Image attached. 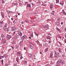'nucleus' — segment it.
Here are the masks:
<instances>
[{"instance_id":"f3484780","label":"nucleus","mask_w":66,"mask_h":66,"mask_svg":"<svg viewBox=\"0 0 66 66\" xmlns=\"http://www.w3.org/2000/svg\"><path fill=\"white\" fill-rule=\"evenodd\" d=\"M22 38H27V36H23L22 37Z\"/></svg>"},{"instance_id":"f03ea898","label":"nucleus","mask_w":66,"mask_h":66,"mask_svg":"<svg viewBox=\"0 0 66 66\" xmlns=\"http://www.w3.org/2000/svg\"><path fill=\"white\" fill-rule=\"evenodd\" d=\"M17 29V28L15 27H12L11 30L12 31H16Z\"/></svg>"},{"instance_id":"2f4dec72","label":"nucleus","mask_w":66,"mask_h":66,"mask_svg":"<svg viewBox=\"0 0 66 66\" xmlns=\"http://www.w3.org/2000/svg\"><path fill=\"white\" fill-rule=\"evenodd\" d=\"M4 3V1L3 0H2V3L3 4Z\"/></svg>"},{"instance_id":"72a5a7b5","label":"nucleus","mask_w":66,"mask_h":66,"mask_svg":"<svg viewBox=\"0 0 66 66\" xmlns=\"http://www.w3.org/2000/svg\"><path fill=\"white\" fill-rule=\"evenodd\" d=\"M24 39V38H22V37L21 38V39L22 40H23V39Z\"/></svg>"},{"instance_id":"0e129e2a","label":"nucleus","mask_w":66,"mask_h":66,"mask_svg":"<svg viewBox=\"0 0 66 66\" xmlns=\"http://www.w3.org/2000/svg\"><path fill=\"white\" fill-rule=\"evenodd\" d=\"M52 12H53V13H54V11H53Z\"/></svg>"},{"instance_id":"9d476101","label":"nucleus","mask_w":66,"mask_h":66,"mask_svg":"<svg viewBox=\"0 0 66 66\" xmlns=\"http://www.w3.org/2000/svg\"><path fill=\"white\" fill-rule=\"evenodd\" d=\"M56 29L57 30V31H59V32H60V33H61V30L59 29V28H57Z\"/></svg>"},{"instance_id":"864d4df0","label":"nucleus","mask_w":66,"mask_h":66,"mask_svg":"<svg viewBox=\"0 0 66 66\" xmlns=\"http://www.w3.org/2000/svg\"><path fill=\"white\" fill-rule=\"evenodd\" d=\"M13 5H15V3H13Z\"/></svg>"},{"instance_id":"79ce46f5","label":"nucleus","mask_w":66,"mask_h":66,"mask_svg":"<svg viewBox=\"0 0 66 66\" xmlns=\"http://www.w3.org/2000/svg\"><path fill=\"white\" fill-rule=\"evenodd\" d=\"M24 50H26V49H27V48L26 47H24Z\"/></svg>"},{"instance_id":"aec40b11","label":"nucleus","mask_w":66,"mask_h":66,"mask_svg":"<svg viewBox=\"0 0 66 66\" xmlns=\"http://www.w3.org/2000/svg\"><path fill=\"white\" fill-rule=\"evenodd\" d=\"M4 14L2 15V18H3V19L4 18Z\"/></svg>"},{"instance_id":"052dcab7","label":"nucleus","mask_w":66,"mask_h":66,"mask_svg":"<svg viewBox=\"0 0 66 66\" xmlns=\"http://www.w3.org/2000/svg\"><path fill=\"white\" fill-rule=\"evenodd\" d=\"M18 15H20V13H18Z\"/></svg>"},{"instance_id":"3c124183","label":"nucleus","mask_w":66,"mask_h":66,"mask_svg":"<svg viewBox=\"0 0 66 66\" xmlns=\"http://www.w3.org/2000/svg\"><path fill=\"white\" fill-rule=\"evenodd\" d=\"M11 20H13V18H12L11 19Z\"/></svg>"},{"instance_id":"cd10ccee","label":"nucleus","mask_w":66,"mask_h":66,"mask_svg":"<svg viewBox=\"0 0 66 66\" xmlns=\"http://www.w3.org/2000/svg\"><path fill=\"white\" fill-rule=\"evenodd\" d=\"M50 57L51 58H53V56L52 55H50Z\"/></svg>"},{"instance_id":"603ef678","label":"nucleus","mask_w":66,"mask_h":66,"mask_svg":"<svg viewBox=\"0 0 66 66\" xmlns=\"http://www.w3.org/2000/svg\"><path fill=\"white\" fill-rule=\"evenodd\" d=\"M2 59V58H1V56H0V60H1Z\"/></svg>"},{"instance_id":"39448f33","label":"nucleus","mask_w":66,"mask_h":66,"mask_svg":"<svg viewBox=\"0 0 66 66\" xmlns=\"http://www.w3.org/2000/svg\"><path fill=\"white\" fill-rule=\"evenodd\" d=\"M29 47H30L31 49H33L34 48V47H33V46L30 45V44L29 45Z\"/></svg>"},{"instance_id":"49530a36","label":"nucleus","mask_w":66,"mask_h":66,"mask_svg":"<svg viewBox=\"0 0 66 66\" xmlns=\"http://www.w3.org/2000/svg\"><path fill=\"white\" fill-rule=\"evenodd\" d=\"M58 38H61V36H59L58 37Z\"/></svg>"},{"instance_id":"4d7b16f0","label":"nucleus","mask_w":66,"mask_h":66,"mask_svg":"<svg viewBox=\"0 0 66 66\" xmlns=\"http://www.w3.org/2000/svg\"><path fill=\"white\" fill-rule=\"evenodd\" d=\"M49 20H50V19H48V20H47V21H49Z\"/></svg>"},{"instance_id":"7c9ffc66","label":"nucleus","mask_w":66,"mask_h":66,"mask_svg":"<svg viewBox=\"0 0 66 66\" xmlns=\"http://www.w3.org/2000/svg\"><path fill=\"white\" fill-rule=\"evenodd\" d=\"M37 3L38 4H39L40 3V1H39L37 2Z\"/></svg>"},{"instance_id":"b1692460","label":"nucleus","mask_w":66,"mask_h":66,"mask_svg":"<svg viewBox=\"0 0 66 66\" xmlns=\"http://www.w3.org/2000/svg\"><path fill=\"white\" fill-rule=\"evenodd\" d=\"M34 33L36 35H37V36H38V34H37V33H36L35 32H34Z\"/></svg>"},{"instance_id":"6e6552de","label":"nucleus","mask_w":66,"mask_h":66,"mask_svg":"<svg viewBox=\"0 0 66 66\" xmlns=\"http://www.w3.org/2000/svg\"><path fill=\"white\" fill-rule=\"evenodd\" d=\"M2 24H3V21H0V26L2 27Z\"/></svg>"},{"instance_id":"338daca9","label":"nucleus","mask_w":66,"mask_h":66,"mask_svg":"<svg viewBox=\"0 0 66 66\" xmlns=\"http://www.w3.org/2000/svg\"><path fill=\"white\" fill-rule=\"evenodd\" d=\"M48 35H50V34L49 33L48 34Z\"/></svg>"},{"instance_id":"680f3d73","label":"nucleus","mask_w":66,"mask_h":66,"mask_svg":"<svg viewBox=\"0 0 66 66\" xmlns=\"http://www.w3.org/2000/svg\"><path fill=\"white\" fill-rule=\"evenodd\" d=\"M9 13H12V11H9Z\"/></svg>"},{"instance_id":"0eeeda50","label":"nucleus","mask_w":66,"mask_h":66,"mask_svg":"<svg viewBox=\"0 0 66 66\" xmlns=\"http://www.w3.org/2000/svg\"><path fill=\"white\" fill-rule=\"evenodd\" d=\"M61 50H62V48H61V47H60L59 49V51L60 53H61L62 52Z\"/></svg>"},{"instance_id":"4be33fe9","label":"nucleus","mask_w":66,"mask_h":66,"mask_svg":"<svg viewBox=\"0 0 66 66\" xmlns=\"http://www.w3.org/2000/svg\"><path fill=\"white\" fill-rule=\"evenodd\" d=\"M19 37V36L18 35H16L15 36V37L16 38H18Z\"/></svg>"},{"instance_id":"5fc2aeb1","label":"nucleus","mask_w":66,"mask_h":66,"mask_svg":"<svg viewBox=\"0 0 66 66\" xmlns=\"http://www.w3.org/2000/svg\"><path fill=\"white\" fill-rule=\"evenodd\" d=\"M27 61H25L24 62V63H27Z\"/></svg>"},{"instance_id":"a878e982","label":"nucleus","mask_w":66,"mask_h":66,"mask_svg":"<svg viewBox=\"0 0 66 66\" xmlns=\"http://www.w3.org/2000/svg\"><path fill=\"white\" fill-rule=\"evenodd\" d=\"M56 3H58L59 2V0H56Z\"/></svg>"},{"instance_id":"e2e57ef3","label":"nucleus","mask_w":66,"mask_h":66,"mask_svg":"<svg viewBox=\"0 0 66 66\" xmlns=\"http://www.w3.org/2000/svg\"><path fill=\"white\" fill-rule=\"evenodd\" d=\"M65 43H66V40L65 39Z\"/></svg>"},{"instance_id":"8fccbe9b","label":"nucleus","mask_w":66,"mask_h":66,"mask_svg":"<svg viewBox=\"0 0 66 66\" xmlns=\"http://www.w3.org/2000/svg\"><path fill=\"white\" fill-rule=\"evenodd\" d=\"M61 24H62H62H63V23L62 22H61Z\"/></svg>"},{"instance_id":"f8f14e48","label":"nucleus","mask_w":66,"mask_h":66,"mask_svg":"<svg viewBox=\"0 0 66 66\" xmlns=\"http://www.w3.org/2000/svg\"><path fill=\"white\" fill-rule=\"evenodd\" d=\"M56 25H57V26H60V22H57L56 23Z\"/></svg>"},{"instance_id":"412c9836","label":"nucleus","mask_w":66,"mask_h":66,"mask_svg":"<svg viewBox=\"0 0 66 66\" xmlns=\"http://www.w3.org/2000/svg\"><path fill=\"white\" fill-rule=\"evenodd\" d=\"M29 56H30L31 57H32V56H33V55H31V54H29Z\"/></svg>"},{"instance_id":"2eb2a0df","label":"nucleus","mask_w":66,"mask_h":66,"mask_svg":"<svg viewBox=\"0 0 66 66\" xmlns=\"http://www.w3.org/2000/svg\"><path fill=\"white\" fill-rule=\"evenodd\" d=\"M27 6L29 7H31V4H27Z\"/></svg>"},{"instance_id":"bf43d9fd","label":"nucleus","mask_w":66,"mask_h":66,"mask_svg":"<svg viewBox=\"0 0 66 66\" xmlns=\"http://www.w3.org/2000/svg\"><path fill=\"white\" fill-rule=\"evenodd\" d=\"M16 61L17 62H18V60H17V59H16Z\"/></svg>"},{"instance_id":"58836bf2","label":"nucleus","mask_w":66,"mask_h":66,"mask_svg":"<svg viewBox=\"0 0 66 66\" xmlns=\"http://www.w3.org/2000/svg\"><path fill=\"white\" fill-rule=\"evenodd\" d=\"M50 55H53V53H51L50 54Z\"/></svg>"},{"instance_id":"7ed1b4c3","label":"nucleus","mask_w":66,"mask_h":66,"mask_svg":"<svg viewBox=\"0 0 66 66\" xmlns=\"http://www.w3.org/2000/svg\"><path fill=\"white\" fill-rule=\"evenodd\" d=\"M7 26V24H5L4 25L3 30L4 31H5L6 29V28Z\"/></svg>"},{"instance_id":"37998d69","label":"nucleus","mask_w":66,"mask_h":66,"mask_svg":"<svg viewBox=\"0 0 66 66\" xmlns=\"http://www.w3.org/2000/svg\"><path fill=\"white\" fill-rule=\"evenodd\" d=\"M57 20H58V21H60V19H57Z\"/></svg>"},{"instance_id":"c9c22d12","label":"nucleus","mask_w":66,"mask_h":66,"mask_svg":"<svg viewBox=\"0 0 66 66\" xmlns=\"http://www.w3.org/2000/svg\"><path fill=\"white\" fill-rule=\"evenodd\" d=\"M55 57H56V59H57V58H58V57H59L58 56H55Z\"/></svg>"},{"instance_id":"c03bdc74","label":"nucleus","mask_w":66,"mask_h":66,"mask_svg":"<svg viewBox=\"0 0 66 66\" xmlns=\"http://www.w3.org/2000/svg\"><path fill=\"white\" fill-rule=\"evenodd\" d=\"M23 57H22V56H21L20 57V59H22Z\"/></svg>"},{"instance_id":"774afa93","label":"nucleus","mask_w":66,"mask_h":66,"mask_svg":"<svg viewBox=\"0 0 66 66\" xmlns=\"http://www.w3.org/2000/svg\"><path fill=\"white\" fill-rule=\"evenodd\" d=\"M15 17H16V18L17 17V15H16L15 16Z\"/></svg>"},{"instance_id":"423d86ee","label":"nucleus","mask_w":66,"mask_h":66,"mask_svg":"<svg viewBox=\"0 0 66 66\" xmlns=\"http://www.w3.org/2000/svg\"><path fill=\"white\" fill-rule=\"evenodd\" d=\"M18 34H19V36H22V33L21 32H18Z\"/></svg>"},{"instance_id":"6e6d98bb","label":"nucleus","mask_w":66,"mask_h":66,"mask_svg":"<svg viewBox=\"0 0 66 66\" xmlns=\"http://www.w3.org/2000/svg\"><path fill=\"white\" fill-rule=\"evenodd\" d=\"M40 54H42V52H40Z\"/></svg>"},{"instance_id":"ea45409f","label":"nucleus","mask_w":66,"mask_h":66,"mask_svg":"<svg viewBox=\"0 0 66 66\" xmlns=\"http://www.w3.org/2000/svg\"><path fill=\"white\" fill-rule=\"evenodd\" d=\"M17 53L18 54H20V53L18 52H17Z\"/></svg>"},{"instance_id":"dca6fc26","label":"nucleus","mask_w":66,"mask_h":66,"mask_svg":"<svg viewBox=\"0 0 66 66\" xmlns=\"http://www.w3.org/2000/svg\"><path fill=\"white\" fill-rule=\"evenodd\" d=\"M1 37L2 38H4V36L3 35V34H2L1 35Z\"/></svg>"},{"instance_id":"c756f323","label":"nucleus","mask_w":66,"mask_h":66,"mask_svg":"<svg viewBox=\"0 0 66 66\" xmlns=\"http://www.w3.org/2000/svg\"><path fill=\"white\" fill-rule=\"evenodd\" d=\"M1 14L2 15H4V14H3V12H1Z\"/></svg>"},{"instance_id":"bb28decb","label":"nucleus","mask_w":66,"mask_h":66,"mask_svg":"<svg viewBox=\"0 0 66 66\" xmlns=\"http://www.w3.org/2000/svg\"><path fill=\"white\" fill-rule=\"evenodd\" d=\"M7 31H10V29H9V28H7Z\"/></svg>"},{"instance_id":"c85d7f7f","label":"nucleus","mask_w":66,"mask_h":66,"mask_svg":"<svg viewBox=\"0 0 66 66\" xmlns=\"http://www.w3.org/2000/svg\"><path fill=\"white\" fill-rule=\"evenodd\" d=\"M60 3V4H61V5H63L64 4L63 3Z\"/></svg>"},{"instance_id":"13d9d810","label":"nucleus","mask_w":66,"mask_h":66,"mask_svg":"<svg viewBox=\"0 0 66 66\" xmlns=\"http://www.w3.org/2000/svg\"><path fill=\"white\" fill-rule=\"evenodd\" d=\"M12 50V49L10 48L9 50V51H11V50Z\"/></svg>"},{"instance_id":"de8ad7c7","label":"nucleus","mask_w":66,"mask_h":66,"mask_svg":"<svg viewBox=\"0 0 66 66\" xmlns=\"http://www.w3.org/2000/svg\"><path fill=\"white\" fill-rule=\"evenodd\" d=\"M29 42L30 44H32V43L29 41Z\"/></svg>"},{"instance_id":"393cba45","label":"nucleus","mask_w":66,"mask_h":66,"mask_svg":"<svg viewBox=\"0 0 66 66\" xmlns=\"http://www.w3.org/2000/svg\"><path fill=\"white\" fill-rule=\"evenodd\" d=\"M25 22H26V23H28V22H29V21L27 20H26L25 21Z\"/></svg>"},{"instance_id":"ddd939ff","label":"nucleus","mask_w":66,"mask_h":66,"mask_svg":"<svg viewBox=\"0 0 66 66\" xmlns=\"http://www.w3.org/2000/svg\"><path fill=\"white\" fill-rule=\"evenodd\" d=\"M16 49H18L19 48V45H16Z\"/></svg>"},{"instance_id":"1a4fd4ad","label":"nucleus","mask_w":66,"mask_h":66,"mask_svg":"<svg viewBox=\"0 0 66 66\" xmlns=\"http://www.w3.org/2000/svg\"><path fill=\"white\" fill-rule=\"evenodd\" d=\"M62 13L64 15H66V13L65 12V11L64 10H62Z\"/></svg>"},{"instance_id":"09e8293b","label":"nucleus","mask_w":66,"mask_h":66,"mask_svg":"<svg viewBox=\"0 0 66 66\" xmlns=\"http://www.w3.org/2000/svg\"><path fill=\"white\" fill-rule=\"evenodd\" d=\"M27 3H28V2H26L25 3V4H26H26H27Z\"/></svg>"},{"instance_id":"6ab92c4d","label":"nucleus","mask_w":66,"mask_h":66,"mask_svg":"<svg viewBox=\"0 0 66 66\" xmlns=\"http://www.w3.org/2000/svg\"><path fill=\"white\" fill-rule=\"evenodd\" d=\"M46 38L47 39H50V38H51V37H46Z\"/></svg>"},{"instance_id":"a18cd8bd","label":"nucleus","mask_w":66,"mask_h":66,"mask_svg":"<svg viewBox=\"0 0 66 66\" xmlns=\"http://www.w3.org/2000/svg\"><path fill=\"white\" fill-rule=\"evenodd\" d=\"M58 57H61V55H58Z\"/></svg>"},{"instance_id":"4c0bfd02","label":"nucleus","mask_w":66,"mask_h":66,"mask_svg":"<svg viewBox=\"0 0 66 66\" xmlns=\"http://www.w3.org/2000/svg\"><path fill=\"white\" fill-rule=\"evenodd\" d=\"M46 66H50V64H48Z\"/></svg>"},{"instance_id":"20e7f679","label":"nucleus","mask_w":66,"mask_h":66,"mask_svg":"<svg viewBox=\"0 0 66 66\" xmlns=\"http://www.w3.org/2000/svg\"><path fill=\"white\" fill-rule=\"evenodd\" d=\"M11 38V36L10 35H7V36L6 37V38L8 40V39H10Z\"/></svg>"},{"instance_id":"9b49d317","label":"nucleus","mask_w":66,"mask_h":66,"mask_svg":"<svg viewBox=\"0 0 66 66\" xmlns=\"http://www.w3.org/2000/svg\"><path fill=\"white\" fill-rule=\"evenodd\" d=\"M55 53L56 55H57V54H60V53L57 51H55Z\"/></svg>"},{"instance_id":"473e14b6","label":"nucleus","mask_w":66,"mask_h":66,"mask_svg":"<svg viewBox=\"0 0 66 66\" xmlns=\"http://www.w3.org/2000/svg\"><path fill=\"white\" fill-rule=\"evenodd\" d=\"M11 48H12V49H14V47L13 46H11Z\"/></svg>"},{"instance_id":"f257e3e1","label":"nucleus","mask_w":66,"mask_h":66,"mask_svg":"<svg viewBox=\"0 0 66 66\" xmlns=\"http://www.w3.org/2000/svg\"><path fill=\"white\" fill-rule=\"evenodd\" d=\"M42 27L44 29H45L46 30H47V29H48V24H46L45 25V26L43 25L42 26Z\"/></svg>"},{"instance_id":"5701e85b","label":"nucleus","mask_w":66,"mask_h":66,"mask_svg":"<svg viewBox=\"0 0 66 66\" xmlns=\"http://www.w3.org/2000/svg\"><path fill=\"white\" fill-rule=\"evenodd\" d=\"M16 31H14L13 32V35H15L16 34Z\"/></svg>"},{"instance_id":"4468645a","label":"nucleus","mask_w":66,"mask_h":66,"mask_svg":"<svg viewBox=\"0 0 66 66\" xmlns=\"http://www.w3.org/2000/svg\"><path fill=\"white\" fill-rule=\"evenodd\" d=\"M47 51H48V48H47L46 49V50H45V53H47Z\"/></svg>"},{"instance_id":"a211bd4d","label":"nucleus","mask_w":66,"mask_h":66,"mask_svg":"<svg viewBox=\"0 0 66 66\" xmlns=\"http://www.w3.org/2000/svg\"><path fill=\"white\" fill-rule=\"evenodd\" d=\"M1 62L2 63V64H3V60H1Z\"/></svg>"},{"instance_id":"a19ab883","label":"nucleus","mask_w":66,"mask_h":66,"mask_svg":"<svg viewBox=\"0 0 66 66\" xmlns=\"http://www.w3.org/2000/svg\"><path fill=\"white\" fill-rule=\"evenodd\" d=\"M1 56L2 57V58H4V57L2 56Z\"/></svg>"},{"instance_id":"69168bd1","label":"nucleus","mask_w":66,"mask_h":66,"mask_svg":"<svg viewBox=\"0 0 66 66\" xmlns=\"http://www.w3.org/2000/svg\"><path fill=\"white\" fill-rule=\"evenodd\" d=\"M29 1L30 2H31V0H29Z\"/></svg>"},{"instance_id":"e433bc0d","label":"nucleus","mask_w":66,"mask_h":66,"mask_svg":"<svg viewBox=\"0 0 66 66\" xmlns=\"http://www.w3.org/2000/svg\"><path fill=\"white\" fill-rule=\"evenodd\" d=\"M51 15H54V13H51Z\"/></svg>"},{"instance_id":"f704fd0d","label":"nucleus","mask_w":66,"mask_h":66,"mask_svg":"<svg viewBox=\"0 0 66 66\" xmlns=\"http://www.w3.org/2000/svg\"><path fill=\"white\" fill-rule=\"evenodd\" d=\"M31 37H33V34H31Z\"/></svg>"}]
</instances>
